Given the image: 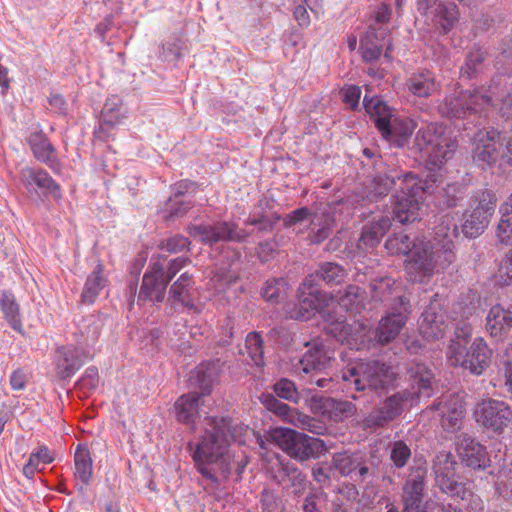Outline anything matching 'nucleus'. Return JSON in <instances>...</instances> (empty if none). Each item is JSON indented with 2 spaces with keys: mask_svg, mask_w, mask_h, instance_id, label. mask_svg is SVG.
I'll return each mask as SVG.
<instances>
[{
  "mask_svg": "<svg viewBox=\"0 0 512 512\" xmlns=\"http://www.w3.org/2000/svg\"><path fill=\"white\" fill-rule=\"evenodd\" d=\"M123 117L122 100L116 95L107 98L101 111L102 125L98 133L103 131V125L113 127L117 125Z\"/></svg>",
  "mask_w": 512,
  "mask_h": 512,
  "instance_id": "44",
  "label": "nucleus"
},
{
  "mask_svg": "<svg viewBox=\"0 0 512 512\" xmlns=\"http://www.w3.org/2000/svg\"><path fill=\"white\" fill-rule=\"evenodd\" d=\"M200 440L188 443L197 471L215 486L220 485L217 473L224 479L231 473L232 418L229 416H209Z\"/></svg>",
  "mask_w": 512,
  "mask_h": 512,
  "instance_id": "3",
  "label": "nucleus"
},
{
  "mask_svg": "<svg viewBox=\"0 0 512 512\" xmlns=\"http://www.w3.org/2000/svg\"><path fill=\"white\" fill-rule=\"evenodd\" d=\"M298 300L286 304V314L291 319L307 321L315 315L322 301V294L317 287L305 285L298 289Z\"/></svg>",
  "mask_w": 512,
  "mask_h": 512,
  "instance_id": "22",
  "label": "nucleus"
},
{
  "mask_svg": "<svg viewBox=\"0 0 512 512\" xmlns=\"http://www.w3.org/2000/svg\"><path fill=\"white\" fill-rule=\"evenodd\" d=\"M488 57V51L480 46H474L466 56L464 65L461 67L460 75L462 79H476L485 70V61Z\"/></svg>",
  "mask_w": 512,
  "mask_h": 512,
  "instance_id": "37",
  "label": "nucleus"
},
{
  "mask_svg": "<svg viewBox=\"0 0 512 512\" xmlns=\"http://www.w3.org/2000/svg\"><path fill=\"white\" fill-rule=\"evenodd\" d=\"M271 437L285 454L301 464L318 459L326 451L323 440L291 428H277Z\"/></svg>",
  "mask_w": 512,
  "mask_h": 512,
  "instance_id": "11",
  "label": "nucleus"
},
{
  "mask_svg": "<svg viewBox=\"0 0 512 512\" xmlns=\"http://www.w3.org/2000/svg\"><path fill=\"white\" fill-rule=\"evenodd\" d=\"M27 142L37 160L47 164L53 171L59 170L60 162L56 150L42 131L31 133Z\"/></svg>",
  "mask_w": 512,
  "mask_h": 512,
  "instance_id": "32",
  "label": "nucleus"
},
{
  "mask_svg": "<svg viewBox=\"0 0 512 512\" xmlns=\"http://www.w3.org/2000/svg\"><path fill=\"white\" fill-rule=\"evenodd\" d=\"M190 237L198 240L203 245L212 247L219 242H244L249 233L238 229L237 225L227 221H217L213 224H189L186 227Z\"/></svg>",
  "mask_w": 512,
  "mask_h": 512,
  "instance_id": "15",
  "label": "nucleus"
},
{
  "mask_svg": "<svg viewBox=\"0 0 512 512\" xmlns=\"http://www.w3.org/2000/svg\"><path fill=\"white\" fill-rule=\"evenodd\" d=\"M456 148L457 143L451 140L445 129L437 123H430L417 131L413 149L427 158L426 168L429 171L424 180L416 176L417 186L424 188L423 195L434 193L441 183V175L437 170L452 157Z\"/></svg>",
  "mask_w": 512,
  "mask_h": 512,
  "instance_id": "5",
  "label": "nucleus"
},
{
  "mask_svg": "<svg viewBox=\"0 0 512 512\" xmlns=\"http://www.w3.org/2000/svg\"><path fill=\"white\" fill-rule=\"evenodd\" d=\"M347 277L345 268L335 262L320 263L314 273L305 278V285L317 287L322 281L328 286L340 285Z\"/></svg>",
  "mask_w": 512,
  "mask_h": 512,
  "instance_id": "30",
  "label": "nucleus"
},
{
  "mask_svg": "<svg viewBox=\"0 0 512 512\" xmlns=\"http://www.w3.org/2000/svg\"><path fill=\"white\" fill-rule=\"evenodd\" d=\"M439 490L453 500H464L468 494L466 483L460 480V477L441 478L435 482Z\"/></svg>",
  "mask_w": 512,
  "mask_h": 512,
  "instance_id": "48",
  "label": "nucleus"
},
{
  "mask_svg": "<svg viewBox=\"0 0 512 512\" xmlns=\"http://www.w3.org/2000/svg\"><path fill=\"white\" fill-rule=\"evenodd\" d=\"M331 409L336 418L344 419L354 415L356 406L350 401L331 400Z\"/></svg>",
  "mask_w": 512,
  "mask_h": 512,
  "instance_id": "62",
  "label": "nucleus"
},
{
  "mask_svg": "<svg viewBox=\"0 0 512 512\" xmlns=\"http://www.w3.org/2000/svg\"><path fill=\"white\" fill-rule=\"evenodd\" d=\"M426 18L438 26L441 34H448L458 23L460 12L454 2L441 1Z\"/></svg>",
  "mask_w": 512,
  "mask_h": 512,
  "instance_id": "33",
  "label": "nucleus"
},
{
  "mask_svg": "<svg viewBox=\"0 0 512 512\" xmlns=\"http://www.w3.org/2000/svg\"><path fill=\"white\" fill-rule=\"evenodd\" d=\"M409 309L407 303L398 300V306L391 307V311L382 317L374 331V338L377 343L386 345L392 342L404 327Z\"/></svg>",
  "mask_w": 512,
  "mask_h": 512,
  "instance_id": "21",
  "label": "nucleus"
},
{
  "mask_svg": "<svg viewBox=\"0 0 512 512\" xmlns=\"http://www.w3.org/2000/svg\"><path fill=\"white\" fill-rule=\"evenodd\" d=\"M280 219L281 216L277 212L268 213L254 211L249 215L246 224L256 227L258 232L269 233L274 230L275 225Z\"/></svg>",
  "mask_w": 512,
  "mask_h": 512,
  "instance_id": "51",
  "label": "nucleus"
},
{
  "mask_svg": "<svg viewBox=\"0 0 512 512\" xmlns=\"http://www.w3.org/2000/svg\"><path fill=\"white\" fill-rule=\"evenodd\" d=\"M168 285L169 282L165 279L163 265L160 262H155L143 276L138 302L162 303L165 300Z\"/></svg>",
  "mask_w": 512,
  "mask_h": 512,
  "instance_id": "23",
  "label": "nucleus"
},
{
  "mask_svg": "<svg viewBox=\"0 0 512 512\" xmlns=\"http://www.w3.org/2000/svg\"><path fill=\"white\" fill-rule=\"evenodd\" d=\"M438 86L434 73L429 70L413 73L407 80L409 92L418 97L431 96L438 89Z\"/></svg>",
  "mask_w": 512,
  "mask_h": 512,
  "instance_id": "36",
  "label": "nucleus"
},
{
  "mask_svg": "<svg viewBox=\"0 0 512 512\" xmlns=\"http://www.w3.org/2000/svg\"><path fill=\"white\" fill-rule=\"evenodd\" d=\"M370 294L372 300L383 303L391 311V307L398 306V300L407 303V309L410 308L408 299L400 295L395 281L390 277L377 278L370 283Z\"/></svg>",
  "mask_w": 512,
  "mask_h": 512,
  "instance_id": "28",
  "label": "nucleus"
},
{
  "mask_svg": "<svg viewBox=\"0 0 512 512\" xmlns=\"http://www.w3.org/2000/svg\"><path fill=\"white\" fill-rule=\"evenodd\" d=\"M426 240L406 231L394 232L385 242V248L391 254L409 255L408 268L416 270L414 255L425 248Z\"/></svg>",
  "mask_w": 512,
  "mask_h": 512,
  "instance_id": "24",
  "label": "nucleus"
},
{
  "mask_svg": "<svg viewBox=\"0 0 512 512\" xmlns=\"http://www.w3.org/2000/svg\"><path fill=\"white\" fill-rule=\"evenodd\" d=\"M360 45L362 49V57L365 62H375L382 54V44L377 38L376 29L369 27L365 36L361 38Z\"/></svg>",
  "mask_w": 512,
  "mask_h": 512,
  "instance_id": "45",
  "label": "nucleus"
},
{
  "mask_svg": "<svg viewBox=\"0 0 512 512\" xmlns=\"http://www.w3.org/2000/svg\"><path fill=\"white\" fill-rule=\"evenodd\" d=\"M381 182L376 183V188L372 190L373 197L382 195L387 191V186H381ZM386 184L389 182L386 181ZM372 194H351L343 199L327 203L322 208L314 211L311 218L309 240L312 244H320L329 238L338 222H344L350 215L360 212L359 217L365 218L367 214L374 212L368 204Z\"/></svg>",
  "mask_w": 512,
  "mask_h": 512,
  "instance_id": "4",
  "label": "nucleus"
},
{
  "mask_svg": "<svg viewBox=\"0 0 512 512\" xmlns=\"http://www.w3.org/2000/svg\"><path fill=\"white\" fill-rule=\"evenodd\" d=\"M193 283L192 275L185 272L170 286L167 302L170 304L172 310L177 311L179 308L177 307L178 305L188 310L196 309L190 293Z\"/></svg>",
  "mask_w": 512,
  "mask_h": 512,
  "instance_id": "29",
  "label": "nucleus"
},
{
  "mask_svg": "<svg viewBox=\"0 0 512 512\" xmlns=\"http://www.w3.org/2000/svg\"><path fill=\"white\" fill-rule=\"evenodd\" d=\"M441 426L449 433L461 428L465 416V402L459 395H451L440 403Z\"/></svg>",
  "mask_w": 512,
  "mask_h": 512,
  "instance_id": "27",
  "label": "nucleus"
},
{
  "mask_svg": "<svg viewBox=\"0 0 512 512\" xmlns=\"http://www.w3.org/2000/svg\"><path fill=\"white\" fill-rule=\"evenodd\" d=\"M273 393L263 392L258 397L259 402L269 412L285 422H293L296 410L281 402L277 397L297 403L300 396L293 381L288 378H281L272 386Z\"/></svg>",
  "mask_w": 512,
  "mask_h": 512,
  "instance_id": "14",
  "label": "nucleus"
},
{
  "mask_svg": "<svg viewBox=\"0 0 512 512\" xmlns=\"http://www.w3.org/2000/svg\"><path fill=\"white\" fill-rule=\"evenodd\" d=\"M512 327L510 310H505L501 305H494L486 317V330L494 338H501Z\"/></svg>",
  "mask_w": 512,
  "mask_h": 512,
  "instance_id": "35",
  "label": "nucleus"
},
{
  "mask_svg": "<svg viewBox=\"0 0 512 512\" xmlns=\"http://www.w3.org/2000/svg\"><path fill=\"white\" fill-rule=\"evenodd\" d=\"M104 266L98 262L94 270L88 275L81 293V302L93 304L100 291L106 287L108 280L104 277Z\"/></svg>",
  "mask_w": 512,
  "mask_h": 512,
  "instance_id": "39",
  "label": "nucleus"
},
{
  "mask_svg": "<svg viewBox=\"0 0 512 512\" xmlns=\"http://www.w3.org/2000/svg\"><path fill=\"white\" fill-rule=\"evenodd\" d=\"M288 282L285 278L268 279L262 288L263 298L271 303H279L286 296Z\"/></svg>",
  "mask_w": 512,
  "mask_h": 512,
  "instance_id": "53",
  "label": "nucleus"
},
{
  "mask_svg": "<svg viewBox=\"0 0 512 512\" xmlns=\"http://www.w3.org/2000/svg\"><path fill=\"white\" fill-rule=\"evenodd\" d=\"M392 225L391 218L380 216L376 221L366 224L357 242L359 250L365 252L376 247Z\"/></svg>",
  "mask_w": 512,
  "mask_h": 512,
  "instance_id": "31",
  "label": "nucleus"
},
{
  "mask_svg": "<svg viewBox=\"0 0 512 512\" xmlns=\"http://www.w3.org/2000/svg\"><path fill=\"white\" fill-rule=\"evenodd\" d=\"M306 346L309 348L300 358L297 369L307 376L309 383L328 388L332 382L328 369L335 360L333 351L322 341H314L311 345L307 343Z\"/></svg>",
  "mask_w": 512,
  "mask_h": 512,
  "instance_id": "12",
  "label": "nucleus"
},
{
  "mask_svg": "<svg viewBox=\"0 0 512 512\" xmlns=\"http://www.w3.org/2000/svg\"><path fill=\"white\" fill-rule=\"evenodd\" d=\"M362 153L363 156L366 158V160H362L363 165L371 166L375 171V174L373 176L371 185L369 187H366L362 191L356 192L355 194H374L372 190L376 188L377 182H381L380 184L382 187L384 186L386 181L389 182V184L385 185L387 186V191H385L382 195L377 196V198L373 197V195L371 196L368 202V204L371 206L388 195V193L392 189V186L396 183V178L401 176V171L396 169H387L386 164L382 160V157L377 153L376 150L365 148L363 149Z\"/></svg>",
  "mask_w": 512,
  "mask_h": 512,
  "instance_id": "18",
  "label": "nucleus"
},
{
  "mask_svg": "<svg viewBox=\"0 0 512 512\" xmlns=\"http://www.w3.org/2000/svg\"><path fill=\"white\" fill-rule=\"evenodd\" d=\"M99 374L98 369L94 366L88 367L84 375L77 381L76 386L84 390L85 393H90L98 387Z\"/></svg>",
  "mask_w": 512,
  "mask_h": 512,
  "instance_id": "60",
  "label": "nucleus"
},
{
  "mask_svg": "<svg viewBox=\"0 0 512 512\" xmlns=\"http://www.w3.org/2000/svg\"><path fill=\"white\" fill-rule=\"evenodd\" d=\"M496 203L495 193L488 189L477 190L469 197L470 208L482 216H487L489 220L495 212Z\"/></svg>",
  "mask_w": 512,
  "mask_h": 512,
  "instance_id": "40",
  "label": "nucleus"
},
{
  "mask_svg": "<svg viewBox=\"0 0 512 512\" xmlns=\"http://www.w3.org/2000/svg\"><path fill=\"white\" fill-rule=\"evenodd\" d=\"M457 454L461 463L475 472L487 471L488 476L494 478V470L491 469V459L484 445L468 434L458 437Z\"/></svg>",
  "mask_w": 512,
  "mask_h": 512,
  "instance_id": "17",
  "label": "nucleus"
},
{
  "mask_svg": "<svg viewBox=\"0 0 512 512\" xmlns=\"http://www.w3.org/2000/svg\"><path fill=\"white\" fill-rule=\"evenodd\" d=\"M0 306L11 327L16 331H20L22 325L19 305L16 302L15 296L9 291H3L0 297Z\"/></svg>",
  "mask_w": 512,
  "mask_h": 512,
  "instance_id": "46",
  "label": "nucleus"
},
{
  "mask_svg": "<svg viewBox=\"0 0 512 512\" xmlns=\"http://www.w3.org/2000/svg\"><path fill=\"white\" fill-rule=\"evenodd\" d=\"M471 340V329L463 326L457 329L455 337L451 339L447 355L451 365L468 370L471 374L480 376L490 366L492 350L482 337H477L468 346Z\"/></svg>",
  "mask_w": 512,
  "mask_h": 512,
  "instance_id": "8",
  "label": "nucleus"
},
{
  "mask_svg": "<svg viewBox=\"0 0 512 512\" xmlns=\"http://www.w3.org/2000/svg\"><path fill=\"white\" fill-rule=\"evenodd\" d=\"M328 495L322 489H312L303 499L302 512H325Z\"/></svg>",
  "mask_w": 512,
  "mask_h": 512,
  "instance_id": "56",
  "label": "nucleus"
},
{
  "mask_svg": "<svg viewBox=\"0 0 512 512\" xmlns=\"http://www.w3.org/2000/svg\"><path fill=\"white\" fill-rule=\"evenodd\" d=\"M387 449L389 451V459L392 463V467L400 470L408 465L412 457V451L405 441L396 440L390 442Z\"/></svg>",
  "mask_w": 512,
  "mask_h": 512,
  "instance_id": "47",
  "label": "nucleus"
},
{
  "mask_svg": "<svg viewBox=\"0 0 512 512\" xmlns=\"http://www.w3.org/2000/svg\"><path fill=\"white\" fill-rule=\"evenodd\" d=\"M490 220L487 216H482L474 210L467 209L461 217L458 231L464 235L465 238L473 239L480 236L488 227Z\"/></svg>",
  "mask_w": 512,
  "mask_h": 512,
  "instance_id": "38",
  "label": "nucleus"
},
{
  "mask_svg": "<svg viewBox=\"0 0 512 512\" xmlns=\"http://www.w3.org/2000/svg\"><path fill=\"white\" fill-rule=\"evenodd\" d=\"M501 218L497 226V237L500 242L512 241V194L500 206Z\"/></svg>",
  "mask_w": 512,
  "mask_h": 512,
  "instance_id": "50",
  "label": "nucleus"
},
{
  "mask_svg": "<svg viewBox=\"0 0 512 512\" xmlns=\"http://www.w3.org/2000/svg\"><path fill=\"white\" fill-rule=\"evenodd\" d=\"M190 240L181 234L164 239L159 244V249L168 253L176 254L183 251H190Z\"/></svg>",
  "mask_w": 512,
  "mask_h": 512,
  "instance_id": "57",
  "label": "nucleus"
},
{
  "mask_svg": "<svg viewBox=\"0 0 512 512\" xmlns=\"http://www.w3.org/2000/svg\"><path fill=\"white\" fill-rule=\"evenodd\" d=\"M21 180L31 198H61L59 184L44 169L27 167L21 171Z\"/></svg>",
  "mask_w": 512,
  "mask_h": 512,
  "instance_id": "19",
  "label": "nucleus"
},
{
  "mask_svg": "<svg viewBox=\"0 0 512 512\" xmlns=\"http://www.w3.org/2000/svg\"><path fill=\"white\" fill-rule=\"evenodd\" d=\"M471 196L468 187L461 184H449L443 189L444 204L447 208H454L469 204Z\"/></svg>",
  "mask_w": 512,
  "mask_h": 512,
  "instance_id": "49",
  "label": "nucleus"
},
{
  "mask_svg": "<svg viewBox=\"0 0 512 512\" xmlns=\"http://www.w3.org/2000/svg\"><path fill=\"white\" fill-rule=\"evenodd\" d=\"M416 175L411 172L402 173L396 178L392 188H396L391 202L393 219L401 224L420 220L419 210L423 201V189L417 186Z\"/></svg>",
  "mask_w": 512,
  "mask_h": 512,
  "instance_id": "10",
  "label": "nucleus"
},
{
  "mask_svg": "<svg viewBox=\"0 0 512 512\" xmlns=\"http://www.w3.org/2000/svg\"><path fill=\"white\" fill-rule=\"evenodd\" d=\"M441 307L440 301L433 299L420 316L419 330L428 340L437 339L444 330L445 314Z\"/></svg>",
  "mask_w": 512,
  "mask_h": 512,
  "instance_id": "26",
  "label": "nucleus"
},
{
  "mask_svg": "<svg viewBox=\"0 0 512 512\" xmlns=\"http://www.w3.org/2000/svg\"><path fill=\"white\" fill-rule=\"evenodd\" d=\"M226 367V362L217 358L200 363L189 376V387L204 397L212 393Z\"/></svg>",
  "mask_w": 512,
  "mask_h": 512,
  "instance_id": "20",
  "label": "nucleus"
},
{
  "mask_svg": "<svg viewBox=\"0 0 512 512\" xmlns=\"http://www.w3.org/2000/svg\"><path fill=\"white\" fill-rule=\"evenodd\" d=\"M366 291L357 285H348L338 292V303L346 311L357 313L359 308L364 307Z\"/></svg>",
  "mask_w": 512,
  "mask_h": 512,
  "instance_id": "41",
  "label": "nucleus"
},
{
  "mask_svg": "<svg viewBox=\"0 0 512 512\" xmlns=\"http://www.w3.org/2000/svg\"><path fill=\"white\" fill-rule=\"evenodd\" d=\"M489 105L500 118L512 116V75L493 76L486 92L475 87L447 96L439 104L438 111L450 120L470 119L476 118Z\"/></svg>",
  "mask_w": 512,
  "mask_h": 512,
  "instance_id": "2",
  "label": "nucleus"
},
{
  "mask_svg": "<svg viewBox=\"0 0 512 512\" xmlns=\"http://www.w3.org/2000/svg\"><path fill=\"white\" fill-rule=\"evenodd\" d=\"M332 467L343 477H349L357 483H373L378 477L382 464L377 451H342L332 455Z\"/></svg>",
  "mask_w": 512,
  "mask_h": 512,
  "instance_id": "9",
  "label": "nucleus"
},
{
  "mask_svg": "<svg viewBox=\"0 0 512 512\" xmlns=\"http://www.w3.org/2000/svg\"><path fill=\"white\" fill-rule=\"evenodd\" d=\"M503 119V125L502 130L500 132L503 133V136H505L504 145L506 151L505 158L509 157L508 163L511 160L512 157V116L509 118H502Z\"/></svg>",
  "mask_w": 512,
  "mask_h": 512,
  "instance_id": "64",
  "label": "nucleus"
},
{
  "mask_svg": "<svg viewBox=\"0 0 512 512\" xmlns=\"http://www.w3.org/2000/svg\"><path fill=\"white\" fill-rule=\"evenodd\" d=\"M343 102L350 107L351 110H356L359 106L361 97V89L359 86L350 85L342 90Z\"/></svg>",
  "mask_w": 512,
  "mask_h": 512,
  "instance_id": "63",
  "label": "nucleus"
},
{
  "mask_svg": "<svg viewBox=\"0 0 512 512\" xmlns=\"http://www.w3.org/2000/svg\"><path fill=\"white\" fill-rule=\"evenodd\" d=\"M459 236L458 226L442 221L435 229L434 242L426 241L425 248L414 255L416 271L431 276L435 269L444 270L455 260L454 239Z\"/></svg>",
  "mask_w": 512,
  "mask_h": 512,
  "instance_id": "7",
  "label": "nucleus"
},
{
  "mask_svg": "<svg viewBox=\"0 0 512 512\" xmlns=\"http://www.w3.org/2000/svg\"><path fill=\"white\" fill-rule=\"evenodd\" d=\"M456 465L457 462L451 453L445 451L439 452L433 465L435 482L440 480L442 477L445 479L456 476Z\"/></svg>",
  "mask_w": 512,
  "mask_h": 512,
  "instance_id": "52",
  "label": "nucleus"
},
{
  "mask_svg": "<svg viewBox=\"0 0 512 512\" xmlns=\"http://www.w3.org/2000/svg\"><path fill=\"white\" fill-rule=\"evenodd\" d=\"M505 136L493 127L479 129L472 138V160L482 170L494 167L505 159L503 150Z\"/></svg>",
  "mask_w": 512,
  "mask_h": 512,
  "instance_id": "13",
  "label": "nucleus"
},
{
  "mask_svg": "<svg viewBox=\"0 0 512 512\" xmlns=\"http://www.w3.org/2000/svg\"><path fill=\"white\" fill-rule=\"evenodd\" d=\"M248 355L257 367L264 366V342L259 332L248 333L245 340Z\"/></svg>",
  "mask_w": 512,
  "mask_h": 512,
  "instance_id": "54",
  "label": "nucleus"
},
{
  "mask_svg": "<svg viewBox=\"0 0 512 512\" xmlns=\"http://www.w3.org/2000/svg\"><path fill=\"white\" fill-rule=\"evenodd\" d=\"M334 470L332 463H318L312 468V477L321 486L328 485L331 481V472Z\"/></svg>",
  "mask_w": 512,
  "mask_h": 512,
  "instance_id": "61",
  "label": "nucleus"
},
{
  "mask_svg": "<svg viewBox=\"0 0 512 512\" xmlns=\"http://www.w3.org/2000/svg\"><path fill=\"white\" fill-rule=\"evenodd\" d=\"M280 482H288L294 497H301L307 486L306 475L294 464H282Z\"/></svg>",
  "mask_w": 512,
  "mask_h": 512,
  "instance_id": "42",
  "label": "nucleus"
},
{
  "mask_svg": "<svg viewBox=\"0 0 512 512\" xmlns=\"http://www.w3.org/2000/svg\"><path fill=\"white\" fill-rule=\"evenodd\" d=\"M313 215L314 212H312L308 207L295 209L283 218V226L284 228L289 229L297 224H302L304 222H309L310 224Z\"/></svg>",
  "mask_w": 512,
  "mask_h": 512,
  "instance_id": "59",
  "label": "nucleus"
},
{
  "mask_svg": "<svg viewBox=\"0 0 512 512\" xmlns=\"http://www.w3.org/2000/svg\"><path fill=\"white\" fill-rule=\"evenodd\" d=\"M474 417L483 428L501 434L512 421V409L504 401L488 399L476 406Z\"/></svg>",
  "mask_w": 512,
  "mask_h": 512,
  "instance_id": "16",
  "label": "nucleus"
},
{
  "mask_svg": "<svg viewBox=\"0 0 512 512\" xmlns=\"http://www.w3.org/2000/svg\"><path fill=\"white\" fill-rule=\"evenodd\" d=\"M201 398L198 391L180 396L174 404L177 420L187 425L194 424L199 414Z\"/></svg>",
  "mask_w": 512,
  "mask_h": 512,
  "instance_id": "34",
  "label": "nucleus"
},
{
  "mask_svg": "<svg viewBox=\"0 0 512 512\" xmlns=\"http://www.w3.org/2000/svg\"><path fill=\"white\" fill-rule=\"evenodd\" d=\"M75 477L84 485H87L92 478V459L87 447L78 445L75 455Z\"/></svg>",
  "mask_w": 512,
  "mask_h": 512,
  "instance_id": "43",
  "label": "nucleus"
},
{
  "mask_svg": "<svg viewBox=\"0 0 512 512\" xmlns=\"http://www.w3.org/2000/svg\"><path fill=\"white\" fill-rule=\"evenodd\" d=\"M262 512H285L282 498L275 492L264 489L260 495Z\"/></svg>",
  "mask_w": 512,
  "mask_h": 512,
  "instance_id": "58",
  "label": "nucleus"
},
{
  "mask_svg": "<svg viewBox=\"0 0 512 512\" xmlns=\"http://www.w3.org/2000/svg\"><path fill=\"white\" fill-rule=\"evenodd\" d=\"M193 202L190 199H180L171 196L165 203L163 213L166 220L183 217L191 208Z\"/></svg>",
  "mask_w": 512,
  "mask_h": 512,
  "instance_id": "55",
  "label": "nucleus"
},
{
  "mask_svg": "<svg viewBox=\"0 0 512 512\" xmlns=\"http://www.w3.org/2000/svg\"><path fill=\"white\" fill-rule=\"evenodd\" d=\"M422 362L413 361L407 368V379L412 394L417 397L429 398L433 395L436 386L433 370ZM341 379L347 388H354L357 392H367L378 398L385 397L363 419L365 429L378 430L387 427L404 411V404L411 396L407 390L388 394L397 389L400 377L393 367L378 360L360 362L341 371Z\"/></svg>",
  "mask_w": 512,
  "mask_h": 512,
  "instance_id": "1",
  "label": "nucleus"
},
{
  "mask_svg": "<svg viewBox=\"0 0 512 512\" xmlns=\"http://www.w3.org/2000/svg\"><path fill=\"white\" fill-rule=\"evenodd\" d=\"M363 107L383 139L390 145L403 148L410 142L416 128V123L412 119L400 116L378 97L369 98L365 95Z\"/></svg>",
  "mask_w": 512,
  "mask_h": 512,
  "instance_id": "6",
  "label": "nucleus"
},
{
  "mask_svg": "<svg viewBox=\"0 0 512 512\" xmlns=\"http://www.w3.org/2000/svg\"><path fill=\"white\" fill-rule=\"evenodd\" d=\"M87 353L83 348L72 345L57 349L56 375L61 380L70 379L86 362Z\"/></svg>",
  "mask_w": 512,
  "mask_h": 512,
  "instance_id": "25",
  "label": "nucleus"
}]
</instances>
